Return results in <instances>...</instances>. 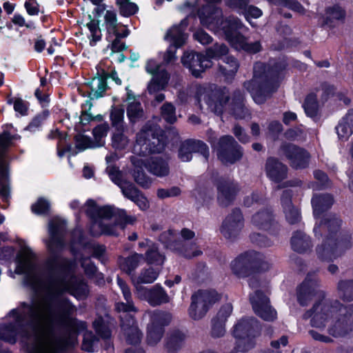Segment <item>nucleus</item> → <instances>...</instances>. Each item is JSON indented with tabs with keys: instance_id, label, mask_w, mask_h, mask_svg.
<instances>
[{
	"instance_id": "60",
	"label": "nucleus",
	"mask_w": 353,
	"mask_h": 353,
	"mask_svg": "<svg viewBox=\"0 0 353 353\" xmlns=\"http://www.w3.org/2000/svg\"><path fill=\"white\" fill-rule=\"evenodd\" d=\"M181 194V190L178 187H172L168 189H159L157 190V196L160 199H166L176 196Z\"/></svg>"
},
{
	"instance_id": "5",
	"label": "nucleus",
	"mask_w": 353,
	"mask_h": 353,
	"mask_svg": "<svg viewBox=\"0 0 353 353\" xmlns=\"http://www.w3.org/2000/svg\"><path fill=\"white\" fill-rule=\"evenodd\" d=\"M81 210L92 219L90 230L93 236H117L126 225L136 221L135 216H128L124 210L112 206L99 207L93 200H88Z\"/></svg>"
},
{
	"instance_id": "8",
	"label": "nucleus",
	"mask_w": 353,
	"mask_h": 353,
	"mask_svg": "<svg viewBox=\"0 0 353 353\" xmlns=\"http://www.w3.org/2000/svg\"><path fill=\"white\" fill-rule=\"evenodd\" d=\"M259 333L258 322L254 318H243L234 326L235 346L230 353H245L254 345V339Z\"/></svg>"
},
{
	"instance_id": "6",
	"label": "nucleus",
	"mask_w": 353,
	"mask_h": 353,
	"mask_svg": "<svg viewBox=\"0 0 353 353\" xmlns=\"http://www.w3.org/2000/svg\"><path fill=\"white\" fill-rule=\"evenodd\" d=\"M245 87L255 103L261 104L277 90L279 81L264 63H256L254 66L253 79L246 82Z\"/></svg>"
},
{
	"instance_id": "44",
	"label": "nucleus",
	"mask_w": 353,
	"mask_h": 353,
	"mask_svg": "<svg viewBox=\"0 0 353 353\" xmlns=\"http://www.w3.org/2000/svg\"><path fill=\"white\" fill-rule=\"evenodd\" d=\"M185 335L179 332L175 331L172 333L167 339L165 347L168 352H174L179 349L183 342Z\"/></svg>"
},
{
	"instance_id": "19",
	"label": "nucleus",
	"mask_w": 353,
	"mask_h": 353,
	"mask_svg": "<svg viewBox=\"0 0 353 353\" xmlns=\"http://www.w3.org/2000/svg\"><path fill=\"white\" fill-rule=\"evenodd\" d=\"M181 62L196 77H199L201 72L212 65V61L207 54L204 55L193 52H185L181 58Z\"/></svg>"
},
{
	"instance_id": "61",
	"label": "nucleus",
	"mask_w": 353,
	"mask_h": 353,
	"mask_svg": "<svg viewBox=\"0 0 353 353\" xmlns=\"http://www.w3.org/2000/svg\"><path fill=\"white\" fill-rule=\"evenodd\" d=\"M327 19L342 20L345 17V11L339 6H334L327 10Z\"/></svg>"
},
{
	"instance_id": "33",
	"label": "nucleus",
	"mask_w": 353,
	"mask_h": 353,
	"mask_svg": "<svg viewBox=\"0 0 353 353\" xmlns=\"http://www.w3.org/2000/svg\"><path fill=\"white\" fill-rule=\"evenodd\" d=\"M338 137L341 140H347L353 133V110H350L342 118L336 127Z\"/></svg>"
},
{
	"instance_id": "40",
	"label": "nucleus",
	"mask_w": 353,
	"mask_h": 353,
	"mask_svg": "<svg viewBox=\"0 0 353 353\" xmlns=\"http://www.w3.org/2000/svg\"><path fill=\"white\" fill-rule=\"evenodd\" d=\"M341 225V220L336 216L329 215L324 221H321L319 225H316L314 228L315 235L317 236L318 233L323 230L336 231Z\"/></svg>"
},
{
	"instance_id": "56",
	"label": "nucleus",
	"mask_w": 353,
	"mask_h": 353,
	"mask_svg": "<svg viewBox=\"0 0 353 353\" xmlns=\"http://www.w3.org/2000/svg\"><path fill=\"white\" fill-rule=\"evenodd\" d=\"M98 339L92 334L91 332H86L83 335L82 349L87 352H92Z\"/></svg>"
},
{
	"instance_id": "54",
	"label": "nucleus",
	"mask_w": 353,
	"mask_h": 353,
	"mask_svg": "<svg viewBox=\"0 0 353 353\" xmlns=\"http://www.w3.org/2000/svg\"><path fill=\"white\" fill-rule=\"evenodd\" d=\"M93 326L97 333L101 338L108 339L110 336V330L102 317L97 319L93 323Z\"/></svg>"
},
{
	"instance_id": "59",
	"label": "nucleus",
	"mask_w": 353,
	"mask_h": 353,
	"mask_svg": "<svg viewBox=\"0 0 353 353\" xmlns=\"http://www.w3.org/2000/svg\"><path fill=\"white\" fill-rule=\"evenodd\" d=\"M161 114L168 123H172L176 121L174 108L171 103H165L161 108Z\"/></svg>"
},
{
	"instance_id": "43",
	"label": "nucleus",
	"mask_w": 353,
	"mask_h": 353,
	"mask_svg": "<svg viewBox=\"0 0 353 353\" xmlns=\"http://www.w3.org/2000/svg\"><path fill=\"white\" fill-rule=\"evenodd\" d=\"M159 241L164 245L172 250L181 251V243L176 240V234L174 231L169 230L161 233Z\"/></svg>"
},
{
	"instance_id": "14",
	"label": "nucleus",
	"mask_w": 353,
	"mask_h": 353,
	"mask_svg": "<svg viewBox=\"0 0 353 353\" xmlns=\"http://www.w3.org/2000/svg\"><path fill=\"white\" fill-rule=\"evenodd\" d=\"M212 144L213 141H210ZM220 161L224 164H232L239 161L243 155L241 147L231 136L222 137L217 144L213 145Z\"/></svg>"
},
{
	"instance_id": "36",
	"label": "nucleus",
	"mask_w": 353,
	"mask_h": 353,
	"mask_svg": "<svg viewBox=\"0 0 353 353\" xmlns=\"http://www.w3.org/2000/svg\"><path fill=\"white\" fill-rule=\"evenodd\" d=\"M143 259V254L136 252L127 258L120 257L119 259V267L123 272L130 274L140 265Z\"/></svg>"
},
{
	"instance_id": "35",
	"label": "nucleus",
	"mask_w": 353,
	"mask_h": 353,
	"mask_svg": "<svg viewBox=\"0 0 353 353\" xmlns=\"http://www.w3.org/2000/svg\"><path fill=\"white\" fill-rule=\"evenodd\" d=\"M272 215L268 210L259 211L252 217V224L256 228L269 230L272 225Z\"/></svg>"
},
{
	"instance_id": "37",
	"label": "nucleus",
	"mask_w": 353,
	"mask_h": 353,
	"mask_svg": "<svg viewBox=\"0 0 353 353\" xmlns=\"http://www.w3.org/2000/svg\"><path fill=\"white\" fill-rule=\"evenodd\" d=\"M239 64L237 60L232 57H225L220 64L219 69L221 74L228 79L232 78L237 72Z\"/></svg>"
},
{
	"instance_id": "2",
	"label": "nucleus",
	"mask_w": 353,
	"mask_h": 353,
	"mask_svg": "<svg viewBox=\"0 0 353 353\" xmlns=\"http://www.w3.org/2000/svg\"><path fill=\"white\" fill-rule=\"evenodd\" d=\"M318 280L313 275H307L297 290V299L301 305H307L311 300L315 303L312 310L305 314V318H311L313 327L322 328L328 325V332L334 336H342L353 327V305L351 313L347 307L338 302L330 305L323 301L324 292L317 289Z\"/></svg>"
},
{
	"instance_id": "21",
	"label": "nucleus",
	"mask_w": 353,
	"mask_h": 353,
	"mask_svg": "<svg viewBox=\"0 0 353 353\" xmlns=\"http://www.w3.org/2000/svg\"><path fill=\"white\" fill-rule=\"evenodd\" d=\"M250 302L256 314L265 321H273L276 318V312L269 304V299L261 292L256 291L250 296Z\"/></svg>"
},
{
	"instance_id": "24",
	"label": "nucleus",
	"mask_w": 353,
	"mask_h": 353,
	"mask_svg": "<svg viewBox=\"0 0 353 353\" xmlns=\"http://www.w3.org/2000/svg\"><path fill=\"white\" fill-rule=\"evenodd\" d=\"M282 152L290 160L291 165L294 168H304L308 165L309 154L303 149L294 145L288 144L282 147Z\"/></svg>"
},
{
	"instance_id": "17",
	"label": "nucleus",
	"mask_w": 353,
	"mask_h": 353,
	"mask_svg": "<svg viewBox=\"0 0 353 353\" xmlns=\"http://www.w3.org/2000/svg\"><path fill=\"white\" fill-rule=\"evenodd\" d=\"M19 139L17 134H10L5 132L0 135V196L6 200L8 196L7 181V164L3 158L5 150L11 145L13 141Z\"/></svg>"
},
{
	"instance_id": "52",
	"label": "nucleus",
	"mask_w": 353,
	"mask_h": 353,
	"mask_svg": "<svg viewBox=\"0 0 353 353\" xmlns=\"http://www.w3.org/2000/svg\"><path fill=\"white\" fill-rule=\"evenodd\" d=\"M75 145L79 151L96 148L93 141L90 137L80 133L75 137Z\"/></svg>"
},
{
	"instance_id": "32",
	"label": "nucleus",
	"mask_w": 353,
	"mask_h": 353,
	"mask_svg": "<svg viewBox=\"0 0 353 353\" xmlns=\"http://www.w3.org/2000/svg\"><path fill=\"white\" fill-rule=\"evenodd\" d=\"M333 204V198L330 194L314 195L312 199L314 216L316 219L328 210Z\"/></svg>"
},
{
	"instance_id": "27",
	"label": "nucleus",
	"mask_w": 353,
	"mask_h": 353,
	"mask_svg": "<svg viewBox=\"0 0 353 353\" xmlns=\"http://www.w3.org/2000/svg\"><path fill=\"white\" fill-rule=\"evenodd\" d=\"M218 201L222 205H227L234 199L239 188L231 180H221L217 185Z\"/></svg>"
},
{
	"instance_id": "50",
	"label": "nucleus",
	"mask_w": 353,
	"mask_h": 353,
	"mask_svg": "<svg viewBox=\"0 0 353 353\" xmlns=\"http://www.w3.org/2000/svg\"><path fill=\"white\" fill-rule=\"evenodd\" d=\"M303 107L308 117H313L316 116L318 110L316 96L313 94H309L306 97Z\"/></svg>"
},
{
	"instance_id": "13",
	"label": "nucleus",
	"mask_w": 353,
	"mask_h": 353,
	"mask_svg": "<svg viewBox=\"0 0 353 353\" xmlns=\"http://www.w3.org/2000/svg\"><path fill=\"white\" fill-rule=\"evenodd\" d=\"M150 323L147 327V342L150 345H154L162 338L163 327L168 325L172 320L169 312L154 310L149 312Z\"/></svg>"
},
{
	"instance_id": "51",
	"label": "nucleus",
	"mask_w": 353,
	"mask_h": 353,
	"mask_svg": "<svg viewBox=\"0 0 353 353\" xmlns=\"http://www.w3.org/2000/svg\"><path fill=\"white\" fill-rule=\"evenodd\" d=\"M228 52V48L225 44H215L212 47L207 49L206 53L209 59H219L225 55Z\"/></svg>"
},
{
	"instance_id": "46",
	"label": "nucleus",
	"mask_w": 353,
	"mask_h": 353,
	"mask_svg": "<svg viewBox=\"0 0 353 353\" xmlns=\"http://www.w3.org/2000/svg\"><path fill=\"white\" fill-rule=\"evenodd\" d=\"M120 14L125 17H129L136 14L139 10L138 6L130 0H116Z\"/></svg>"
},
{
	"instance_id": "47",
	"label": "nucleus",
	"mask_w": 353,
	"mask_h": 353,
	"mask_svg": "<svg viewBox=\"0 0 353 353\" xmlns=\"http://www.w3.org/2000/svg\"><path fill=\"white\" fill-rule=\"evenodd\" d=\"M91 94L93 97L99 98L102 97L106 89L105 79L102 77H94L90 82Z\"/></svg>"
},
{
	"instance_id": "41",
	"label": "nucleus",
	"mask_w": 353,
	"mask_h": 353,
	"mask_svg": "<svg viewBox=\"0 0 353 353\" xmlns=\"http://www.w3.org/2000/svg\"><path fill=\"white\" fill-rule=\"evenodd\" d=\"M145 259L148 264L154 265L158 268L163 265L165 256L159 252L158 248L154 244L152 245L148 250H146Z\"/></svg>"
},
{
	"instance_id": "45",
	"label": "nucleus",
	"mask_w": 353,
	"mask_h": 353,
	"mask_svg": "<svg viewBox=\"0 0 353 353\" xmlns=\"http://www.w3.org/2000/svg\"><path fill=\"white\" fill-rule=\"evenodd\" d=\"M86 27L89 30L90 45L94 46L97 42L101 41L102 37L99 23L98 21L91 20L86 24Z\"/></svg>"
},
{
	"instance_id": "16",
	"label": "nucleus",
	"mask_w": 353,
	"mask_h": 353,
	"mask_svg": "<svg viewBox=\"0 0 353 353\" xmlns=\"http://www.w3.org/2000/svg\"><path fill=\"white\" fill-rule=\"evenodd\" d=\"M108 170L112 181L121 188L123 194L126 198L134 202L142 210H146L149 207L147 199L132 183L126 180H120V178L116 177L114 174L119 176H120L121 174L118 173L114 168L110 167Z\"/></svg>"
},
{
	"instance_id": "49",
	"label": "nucleus",
	"mask_w": 353,
	"mask_h": 353,
	"mask_svg": "<svg viewBox=\"0 0 353 353\" xmlns=\"http://www.w3.org/2000/svg\"><path fill=\"white\" fill-rule=\"evenodd\" d=\"M124 110L118 107H113L110 114L112 125L117 129H123L124 128Z\"/></svg>"
},
{
	"instance_id": "26",
	"label": "nucleus",
	"mask_w": 353,
	"mask_h": 353,
	"mask_svg": "<svg viewBox=\"0 0 353 353\" xmlns=\"http://www.w3.org/2000/svg\"><path fill=\"white\" fill-rule=\"evenodd\" d=\"M121 330L126 337V341L130 344H137L141 340V332L134 321L133 317L125 314L124 316H121Z\"/></svg>"
},
{
	"instance_id": "30",
	"label": "nucleus",
	"mask_w": 353,
	"mask_h": 353,
	"mask_svg": "<svg viewBox=\"0 0 353 353\" xmlns=\"http://www.w3.org/2000/svg\"><path fill=\"white\" fill-rule=\"evenodd\" d=\"M281 203L287 221L290 224H295L299 222L301 220L299 210L292 205L290 200V194L288 190L283 192Z\"/></svg>"
},
{
	"instance_id": "48",
	"label": "nucleus",
	"mask_w": 353,
	"mask_h": 353,
	"mask_svg": "<svg viewBox=\"0 0 353 353\" xmlns=\"http://www.w3.org/2000/svg\"><path fill=\"white\" fill-rule=\"evenodd\" d=\"M108 131V125L106 123L100 124L93 129V142L96 148L101 147L104 145V138L106 137Z\"/></svg>"
},
{
	"instance_id": "12",
	"label": "nucleus",
	"mask_w": 353,
	"mask_h": 353,
	"mask_svg": "<svg viewBox=\"0 0 353 353\" xmlns=\"http://www.w3.org/2000/svg\"><path fill=\"white\" fill-rule=\"evenodd\" d=\"M187 26L188 21L184 19L179 24L173 26L168 30L165 35V39L170 45L163 56L165 63H168L176 59V48L181 47L188 38V35L185 33Z\"/></svg>"
},
{
	"instance_id": "42",
	"label": "nucleus",
	"mask_w": 353,
	"mask_h": 353,
	"mask_svg": "<svg viewBox=\"0 0 353 353\" xmlns=\"http://www.w3.org/2000/svg\"><path fill=\"white\" fill-rule=\"evenodd\" d=\"M144 116L141 104L137 101H132L127 107V117L131 123H135Z\"/></svg>"
},
{
	"instance_id": "38",
	"label": "nucleus",
	"mask_w": 353,
	"mask_h": 353,
	"mask_svg": "<svg viewBox=\"0 0 353 353\" xmlns=\"http://www.w3.org/2000/svg\"><path fill=\"white\" fill-rule=\"evenodd\" d=\"M292 249L298 252H303L310 247L311 242L308 236L303 232H296L291 239Z\"/></svg>"
},
{
	"instance_id": "34",
	"label": "nucleus",
	"mask_w": 353,
	"mask_h": 353,
	"mask_svg": "<svg viewBox=\"0 0 353 353\" xmlns=\"http://www.w3.org/2000/svg\"><path fill=\"white\" fill-rule=\"evenodd\" d=\"M160 272L159 268H149L141 270L138 276L132 278V283L136 288V294H137V287H143L141 284H148L153 283L158 277Z\"/></svg>"
},
{
	"instance_id": "7",
	"label": "nucleus",
	"mask_w": 353,
	"mask_h": 353,
	"mask_svg": "<svg viewBox=\"0 0 353 353\" xmlns=\"http://www.w3.org/2000/svg\"><path fill=\"white\" fill-rule=\"evenodd\" d=\"M203 99L208 108L216 114H221L228 110L236 118L243 119L248 114V110L243 106V96L240 91L234 93L231 103L228 90L225 88L207 93Z\"/></svg>"
},
{
	"instance_id": "15",
	"label": "nucleus",
	"mask_w": 353,
	"mask_h": 353,
	"mask_svg": "<svg viewBox=\"0 0 353 353\" xmlns=\"http://www.w3.org/2000/svg\"><path fill=\"white\" fill-rule=\"evenodd\" d=\"M347 239H339L332 234L327 236L321 245L316 248V254L322 261H332L339 256L346 249L350 247Z\"/></svg>"
},
{
	"instance_id": "4",
	"label": "nucleus",
	"mask_w": 353,
	"mask_h": 353,
	"mask_svg": "<svg viewBox=\"0 0 353 353\" xmlns=\"http://www.w3.org/2000/svg\"><path fill=\"white\" fill-rule=\"evenodd\" d=\"M221 10L212 6L203 7L199 12L201 24L215 34L224 37L236 50L249 53L260 51L259 42L248 43L246 39L239 33L238 30L242 28V24L237 18L230 17L225 20H221Z\"/></svg>"
},
{
	"instance_id": "25",
	"label": "nucleus",
	"mask_w": 353,
	"mask_h": 353,
	"mask_svg": "<svg viewBox=\"0 0 353 353\" xmlns=\"http://www.w3.org/2000/svg\"><path fill=\"white\" fill-rule=\"evenodd\" d=\"M192 152H200L205 159L209 155V150L205 143L200 141L187 140L180 147L179 158L182 161H189L192 159Z\"/></svg>"
},
{
	"instance_id": "55",
	"label": "nucleus",
	"mask_w": 353,
	"mask_h": 353,
	"mask_svg": "<svg viewBox=\"0 0 353 353\" xmlns=\"http://www.w3.org/2000/svg\"><path fill=\"white\" fill-rule=\"evenodd\" d=\"M85 274L90 277H96L97 283H100L103 280V274L97 271L96 267L90 262V259H85L81 263Z\"/></svg>"
},
{
	"instance_id": "23",
	"label": "nucleus",
	"mask_w": 353,
	"mask_h": 353,
	"mask_svg": "<svg viewBox=\"0 0 353 353\" xmlns=\"http://www.w3.org/2000/svg\"><path fill=\"white\" fill-rule=\"evenodd\" d=\"M243 227V219L239 210H234L224 220L221 232L227 239L235 238Z\"/></svg>"
},
{
	"instance_id": "53",
	"label": "nucleus",
	"mask_w": 353,
	"mask_h": 353,
	"mask_svg": "<svg viewBox=\"0 0 353 353\" xmlns=\"http://www.w3.org/2000/svg\"><path fill=\"white\" fill-rule=\"evenodd\" d=\"M339 290L344 299L353 300V281H341L339 283Z\"/></svg>"
},
{
	"instance_id": "1",
	"label": "nucleus",
	"mask_w": 353,
	"mask_h": 353,
	"mask_svg": "<svg viewBox=\"0 0 353 353\" xmlns=\"http://www.w3.org/2000/svg\"><path fill=\"white\" fill-rule=\"evenodd\" d=\"M20 247L15 273L23 275L25 282L33 288H43L45 295L10 311L6 323L0 325V339L14 343L19 338H30L28 353H58L74 345L77 332L86 327L84 322L70 317L74 308L63 294L83 299L88 286L74 276L68 261L51 257L43 268L25 242H21Z\"/></svg>"
},
{
	"instance_id": "20",
	"label": "nucleus",
	"mask_w": 353,
	"mask_h": 353,
	"mask_svg": "<svg viewBox=\"0 0 353 353\" xmlns=\"http://www.w3.org/2000/svg\"><path fill=\"white\" fill-rule=\"evenodd\" d=\"M66 224L64 220L56 217L49 222V239L46 243L51 252L61 250L63 246V234L65 232Z\"/></svg>"
},
{
	"instance_id": "18",
	"label": "nucleus",
	"mask_w": 353,
	"mask_h": 353,
	"mask_svg": "<svg viewBox=\"0 0 353 353\" xmlns=\"http://www.w3.org/2000/svg\"><path fill=\"white\" fill-rule=\"evenodd\" d=\"M145 70L153 74L148 85L149 93L154 94L165 88L168 82L169 75L165 70L161 69L160 65L154 59H151L147 61Z\"/></svg>"
},
{
	"instance_id": "58",
	"label": "nucleus",
	"mask_w": 353,
	"mask_h": 353,
	"mask_svg": "<svg viewBox=\"0 0 353 353\" xmlns=\"http://www.w3.org/2000/svg\"><path fill=\"white\" fill-rule=\"evenodd\" d=\"M225 322L214 318L212 321V335L213 337L219 338L223 336L225 333Z\"/></svg>"
},
{
	"instance_id": "22",
	"label": "nucleus",
	"mask_w": 353,
	"mask_h": 353,
	"mask_svg": "<svg viewBox=\"0 0 353 353\" xmlns=\"http://www.w3.org/2000/svg\"><path fill=\"white\" fill-rule=\"evenodd\" d=\"M137 296L140 299L147 301L152 306L159 305L170 301V297L168 294L158 285L151 288L137 287Z\"/></svg>"
},
{
	"instance_id": "63",
	"label": "nucleus",
	"mask_w": 353,
	"mask_h": 353,
	"mask_svg": "<svg viewBox=\"0 0 353 353\" xmlns=\"http://www.w3.org/2000/svg\"><path fill=\"white\" fill-rule=\"evenodd\" d=\"M232 305L231 303H227L223 305L221 308L219 310L217 315L215 318L218 320L221 321L222 322H225L227 321V319L230 316L232 312Z\"/></svg>"
},
{
	"instance_id": "9",
	"label": "nucleus",
	"mask_w": 353,
	"mask_h": 353,
	"mask_svg": "<svg viewBox=\"0 0 353 353\" xmlns=\"http://www.w3.org/2000/svg\"><path fill=\"white\" fill-rule=\"evenodd\" d=\"M221 299L215 290H199L192 294L188 314L191 319L199 320Z\"/></svg>"
},
{
	"instance_id": "64",
	"label": "nucleus",
	"mask_w": 353,
	"mask_h": 353,
	"mask_svg": "<svg viewBox=\"0 0 353 353\" xmlns=\"http://www.w3.org/2000/svg\"><path fill=\"white\" fill-rule=\"evenodd\" d=\"M194 39L203 45H206L212 41V37L206 32L201 30H197L194 34Z\"/></svg>"
},
{
	"instance_id": "29",
	"label": "nucleus",
	"mask_w": 353,
	"mask_h": 353,
	"mask_svg": "<svg viewBox=\"0 0 353 353\" xmlns=\"http://www.w3.org/2000/svg\"><path fill=\"white\" fill-rule=\"evenodd\" d=\"M228 5L243 14L248 21L250 17L259 18L262 15V11L252 6H248L247 0H228Z\"/></svg>"
},
{
	"instance_id": "3",
	"label": "nucleus",
	"mask_w": 353,
	"mask_h": 353,
	"mask_svg": "<svg viewBox=\"0 0 353 353\" xmlns=\"http://www.w3.org/2000/svg\"><path fill=\"white\" fill-rule=\"evenodd\" d=\"M157 125H145L137 135L136 143L133 152L138 156L131 158L133 165V176L135 181L143 188H148L152 179L146 176L142 168L144 165L152 174L163 177L168 174L169 167L167 161L158 157H152L147 163L141 157L150 153H160L164 149V143L159 137H155Z\"/></svg>"
},
{
	"instance_id": "62",
	"label": "nucleus",
	"mask_w": 353,
	"mask_h": 353,
	"mask_svg": "<svg viewBox=\"0 0 353 353\" xmlns=\"http://www.w3.org/2000/svg\"><path fill=\"white\" fill-rule=\"evenodd\" d=\"M48 111H43L41 114H38L33 119L32 122L29 124L28 129L30 131H34L43 123V122L48 118Z\"/></svg>"
},
{
	"instance_id": "10",
	"label": "nucleus",
	"mask_w": 353,
	"mask_h": 353,
	"mask_svg": "<svg viewBox=\"0 0 353 353\" xmlns=\"http://www.w3.org/2000/svg\"><path fill=\"white\" fill-rule=\"evenodd\" d=\"M104 23L108 33V39L115 37L110 44L113 52L123 51L125 48V43L121 39L127 37L130 30L127 26L117 22V13L114 10H107L104 15Z\"/></svg>"
},
{
	"instance_id": "31",
	"label": "nucleus",
	"mask_w": 353,
	"mask_h": 353,
	"mask_svg": "<svg viewBox=\"0 0 353 353\" xmlns=\"http://www.w3.org/2000/svg\"><path fill=\"white\" fill-rule=\"evenodd\" d=\"M117 283L120 287L126 303L119 302L116 303V310L119 312L127 313L129 312H137V310L134 305L132 300L131 292L126 283L119 277L117 278Z\"/></svg>"
},
{
	"instance_id": "39",
	"label": "nucleus",
	"mask_w": 353,
	"mask_h": 353,
	"mask_svg": "<svg viewBox=\"0 0 353 353\" xmlns=\"http://www.w3.org/2000/svg\"><path fill=\"white\" fill-rule=\"evenodd\" d=\"M130 143L125 128L117 129L112 136V145L117 150H123L128 148Z\"/></svg>"
},
{
	"instance_id": "28",
	"label": "nucleus",
	"mask_w": 353,
	"mask_h": 353,
	"mask_svg": "<svg viewBox=\"0 0 353 353\" xmlns=\"http://www.w3.org/2000/svg\"><path fill=\"white\" fill-rule=\"evenodd\" d=\"M266 172L272 181L279 182L285 178L287 168L276 159L270 158L266 163Z\"/></svg>"
},
{
	"instance_id": "11",
	"label": "nucleus",
	"mask_w": 353,
	"mask_h": 353,
	"mask_svg": "<svg viewBox=\"0 0 353 353\" xmlns=\"http://www.w3.org/2000/svg\"><path fill=\"white\" fill-rule=\"evenodd\" d=\"M270 264L262 260V256L254 251L241 254L231 263L232 272L239 277L247 276L252 269L266 270Z\"/></svg>"
},
{
	"instance_id": "57",
	"label": "nucleus",
	"mask_w": 353,
	"mask_h": 353,
	"mask_svg": "<svg viewBox=\"0 0 353 353\" xmlns=\"http://www.w3.org/2000/svg\"><path fill=\"white\" fill-rule=\"evenodd\" d=\"M50 208L49 202L44 199H39L36 203L32 204L31 209L32 212L37 214H43L48 212Z\"/></svg>"
}]
</instances>
